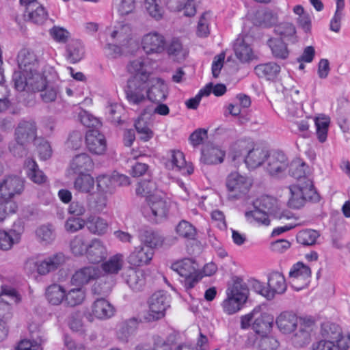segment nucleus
Returning a JSON list of instances; mask_svg holds the SVG:
<instances>
[{
  "label": "nucleus",
  "instance_id": "obj_1",
  "mask_svg": "<svg viewBox=\"0 0 350 350\" xmlns=\"http://www.w3.org/2000/svg\"><path fill=\"white\" fill-rule=\"evenodd\" d=\"M226 293L227 298L223 301L222 307L224 312L231 315L240 310L245 303L249 289L242 279L237 278L228 288Z\"/></svg>",
  "mask_w": 350,
  "mask_h": 350
},
{
  "label": "nucleus",
  "instance_id": "obj_2",
  "mask_svg": "<svg viewBox=\"0 0 350 350\" xmlns=\"http://www.w3.org/2000/svg\"><path fill=\"white\" fill-rule=\"evenodd\" d=\"M273 321V315L267 312L262 313L258 309L254 308L249 314L241 317V328L245 329L251 326L256 334L264 336L271 330Z\"/></svg>",
  "mask_w": 350,
  "mask_h": 350
},
{
  "label": "nucleus",
  "instance_id": "obj_3",
  "mask_svg": "<svg viewBox=\"0 0 350 350\" xmlns=\"http://www.w3.org/2000/svg\"><path fill=\"white\" fill-rule=\"evenodd\" d=\"M148 86L149 82L146 73H142L141 76L131 77L124 88L128 102L133 105L145 103L147 100Z\"/></svg>",
  "mask_w": 350,
  "mask_h": 350
},
{
  "label": "nucleus",
  "instance_id": "obj_4",
  "mask_svg": "<svg viewBox=\"0 0 350 350\" xmlns=\"http://www.w3.org/2000/svg\"><path fill=\"white\" fill-rule=\"evenodd\" d=\"M171 269L182 278L180 282L187 291L193 288L202 278L198 272V265L191 258H185L173 263Z\"/></svg>",
  "mask_w": 350,
  "mask_h": 350
},
{
  "label": "nucleus",
  "instance_id": "obj_5",
  "mask_svg": "<svg viewBox=\"0 0 350 350\" xmlns=\"http://www.w3.org/2000/svg\"><path fill=\"white\" fill-rule=\"evenodd\" d=\"M171 298L166 291H158L149 298L148 311L145 316L148 321H155L163 318L165 311L170 307Z\"/></svg>",
  "mask_w": 350,
  "mask_h": 350
},
{
  "label": "nucleus",
  "instance_id": "obj_6",
  "mask_svg": "<svg viewBox=\"0 0 350 350\" xmlns=\"http://www.w3.org/2000/svg\"><path fill=\"white\" fill-rule=\"evenodd\" d=\"M226 185L229 191L228 198L235 200L241 198L248 193L252 182L250 179L238 172H232L228 176Z\"/></svg>",
  "mask_w": 350,
  "mask_h": 350
},
{
  "label": "nucleus",
  "instance_id": "obj_7",
  "mask_svg": "<svg viewBox=\"0 0 350 350\" xmlns=\"http://www.w3.org/2000/svg\"><path fill=\"white\" fill-rule=\"evenodd\" d=\"M253 205L262 209L267 215L273 216L279 219H290L293 214L288 211H281L280 204L276 198L270 196H262L254 202Z\"/></svg>",
  "mask_w": 350,
  "mask_h": 350
},
{
  "label": "nucleus",
  "instance_id": "obj_8",
  "mask_svg": "<svg viewBox=\"0 0 350 350\" xmlns=\"http://www.w3.org/2000/svg\"><path fill=\"white\" fill-rule=\"evenodd\" d=\"M311 270L309 267L300 262L296 263L289 272L292 287L296 291L303 289L308 285Z\"/></svg>",
  "mask_w": 350,
  "mask_h": 350
},
{
  "label": "nucleus",
  "instance_id": "obj_9",
  "mask_svg": "<svg viewBox=\"0 0 350 350\" xmlns=\"http://www.w3.org/2000/svg\"><path fill=\"white\" fill-rule=\"evenodd\" d=\"M20 70L23 73L40 74L38 70L39 61L34 52L29 49H21L17 56Z\"/></svg>",
  "mask_w": 350,
  "mask_h": 350
},
{
  "label": "nucleus",
  "instance_id": "obj_10",
  "mask_svg": "<svg viewBox=\"0 0 350 350\" xmlns=\"http://www.w3.org/2000/svg\"><path fill=\"white\" fill-rule=\"evenodd\" d=\"M37 85L39 88L35 89V92H40V98L44 103H49L55 101L60 94V89L58 85L46 81L41 75H37Z\"/></svg>",
  "mask_w": 350,
  "mask_h": 350
},
{
  "label": "nucleus",
  "instance_id": "obj_11",
  "mask_svg": "<svg viewBox=\"0 0 350 350\" xmlns=\"http://www.w3.org/2000/svg\"><path fill=\"white\" fill-rule=\"evenodd\" d=\"M65 262V257L62 253H58L46 258L42 261L29 260L27 265H33L40 275H46L51 271L56 270Z\"/></svg>",
  "mask_w": 350,
  "mask_h": 350
},
{
  "label": "nucleus",
  "instance_id": "obj_12",
  "mask_svg": "<svg viewBox=\"0 0 350 350\" xmlns=\"http://www.w3.org/2000/svg\"><path fill=\"white\" fill-rule=\"evenodd\" d=\"M142 48L146 54H159L165 49V38L157 32L146 34L142 41Z\"/></svg>",
  "mask_w": 350,
  "mask_h": 350
},
{
  "label": "nucleus",
  "instance_id": "obj_13",
  "mask_svg": "<svg viewBox=\"0 0 350 350\" xmlns=\"http://www.w3.org/2000/svg\"><path fill=\"white\" fill-rule=\"evenodd\" d=\"M40 74H31L27 72L23 73V70L15 71L12 76V80L14 83L15 88L18 91L35 92V89L39 88L38 86L36 76Z\"/></svg>",
  "mask_w": 350,
  "mask_h": 350
},
{
  "label": "nucleus",
  "instance_id": "obj_14",
  "mask_svg": "<svg viewBox=\"0 0 350 350\" xmlns=\"http://www.w3.org/2000/svg\"><path fill=\"white\" fill-rule=\"evenodd\" d=\"M267 171L271 175L283 172L288 166V160L286 154L282 151H273L267 154Z\"/></svg>",
  "mask_w": 350,
  "mask_h": 350
},
{
  "label": "nucleus",
  "instance_id": "obj_15",
  "mask_svg": "<svg viewBox=\"0 0 350 350\" xmlns=\"http://www.w3.org/2000/svg\"><path fill=\"white\" fill-rule=\"evenodd\" d=\"M122 277L129 288L135 292L142 291L145 286V274L142 270L129 267L124 270Z\"/></svg>",
  "mask_w": 350,
  "mask_h": 350
},
{
  "label": "nucleus",
  "instance_id": "obj_16",
  "mask_svg": "<svg viewBox=\"0 0 350 350\" xmlns=\"http://www.w3.org/2000/svg\"><path fill=\"white\" fill-rule=\"evenodd\" d=\"M24 189V181L18 176H9L0 183V198H12Z\"/></svg>",
  "mask_w": 350,
  "mask_h": 350
},
{
  "label": "nucleus",
  "instance_id": "obj_17",
  "mask_svg": "<svg viewBox=\"0 0 350 350\" xmlns=\"http://www.w3.org/2000/svg\"><path fill=\"white\" fill-rule=\"evenodd\" d=\"M147 100L152 103H161L167 96V87L164 81L160 78L148 79Z\"/></svg>",
  "mask_w": 350,
  "mask_h": 350
},
{
  "label": "nucleus",
  "instance_id": "obj_18",
  "mask_svg": "<svg viewBox=\"0 0 350 350\" xmlns=\"http://www.w3.org/2000/svg\"><path fill=\"white\" fill-rule=\"evenodd\" d=\"M87 148L90 152L95 154H103L107 149L105 136L98 130H90L85 135Z\"/></svg>",
  "mask_w": 350,
  "mask_h": 350
},
{
  "label": "nucleus",
  "instance_id": "obj_19",
  "mask_svg": "<svg viewBox=\"0 0 350 350\" xmlns=\"http://www.w3.org/2000/svg\"><path fill=\"white\" fill-rule=\"evenodd\" d=\"M36 131L35 122L23 120L19 122L15 130V140L26 144L35 140V144H36Z\"/></svg>",
  "mask_w": 350,
  "mask_h": 350
},
{
  "label": "nucleus",
  "instance_id": "obj_20",
  "mask_svg": "<svg viewBox=\"0 0 350 350\" xmlns=\"http://www.w3.org/2000/svg\"><path fill=\"white\" fill-rule=\"evenodd\" d=\"M99 270L94 266H87L76 271L71 278L70 282L77 286H83L98 277Z\"/></svg>",
  "mask_w": 350,
  "mask_h": 350
},
{
  "label": "nucleus",
  "instance_id": "obj_21",
  "mask_svg": "<svg viewBox=\"0 0 350 350\" xmlns=\"http://www.w3.org/2000/svg\"><path fill=\"white\" fill-rule=\"evenodd\" d=\"M269 291L265 294V297L271 299L275 293L282 294L286 289V284L284 275L278 271L271 272L268 276Z\"/></svg>",
  "mask_w": 350,
  "mask_h": 350
},
{
  "label": "nucleus",
  "instance_id": "obj_22",
  "mask_svg": "<svg viewBox=\"0 0 350 350\" xmlns=\"http://www.w3.org/2000/svg\"><path fill=\"white\" fill-rule=\"evenodd\" d=\"M154 252L152 249L140 245L134 248V250L128 257L129 262L134 266H143L148 265L152 258Z\"/></svg>",
  "mask_w": 350,
  "mask_h": 350
},
{
  "label": "nucleus",
  "instance_id": "obj_23",
  "mask_svg": "<svg viewBox=\"0 0 350 350\" xmlns=\"http://www.w3.org/2000/svg\"><path fill=\"white\" fill-rule=\"evenodd\" d=\"M85 254L90 262L96 264L105 258L107 252L100 240L93 239L90 243L88 244Z\"/></svg>",
  "mask_w": 350,
  "mask_h": 350
},
{
  "label": "nucleus",
  "instance_id": "obj_24",
  "mask_svg": "<svg viewBox=\"0 0 350 350\" xmlns=\"http://www.w3.org/2000/svg\"><path fill=\"white\" fill-rule=\"evenodd\" d=\"M139 239L142 245L152 249V251L161 247L164 241L163 236L152 229L141 230L139 233Z\"/></svg>",
  "mask_w": 350,
  "mask_h": 350
},
{
  "label": "nucleus",
  "instance_id": "obj_25",
  "mask_svg": "<svg viewBox=\"0 0 350 350\" xmlns=\"http://www.w3.org/2000/svg\"><path fill=\"white\" fill-rule=\"evenodd\" d=\"M114 312L113 306L104 298L96 299L92 305V314L98 319H109Z\"/></svg>",
  "mask_w": 350,
  "mask_h": 350
},
{
  "label": "nucleus",
  "instance_id": "obj_26",
  "mask_svg": "<svg viewBox=\"0 0 350 350\" xmlns=\"http://www.w3.org/2000/svg\"><path fill=\"white\" fill-rule=\"evenodd\" d=\"M225 151L217 146L208 145L202 150L201 161L208 165H216L224 161Z\"/></svg>",
  "mask_w": 350,
  "mask_h": 350
},
{
  "label": "nucleus",
  "instance_id": "obj_27",
  "mask_svg": "<svg viewBox=\"0 0 350 350\" xmlns=\"http://www.w3.org/2000/svg\"><path fill=\"white\" fill-rule=\"evenodd\" d=\"M278 329L284 334H290L298 325L297 317L291 312H283L276 319Z\"/></svg>",
  "mask_w": 350,
  "mask_h": 350
},
{
  "label": "nucleus",
  "instance_id": "obj_28",
  "mask_svg": "<svg viewBox=\"0 0 350 350\" xmlns=\"http://www.w3.org/2000/svg\"><path fill=\"white\" fill-rule=\"evenodd\" d=\"M147 201L152 215L157 217V222L166 217L168 205L162 196L160 195L152 196Z\"/></svg>",
  "mask_w": 350,
  "mask_h": 350
},
{
  "label": "nucleus",
  "instance_id": "obj_29",
  "mask_svg": "<svg viewBox=\"0 0 350 350\" xmlns=\"http://www.w3.org/2000/svg\"><path fill=\"white\" fill-rule=\"evenodd\" d=\"M234 51L236 57L241 62H248L256 58V55L245 39L238 38L234 44Z\"/></svg>",
  "mask_w": 350,
  "mask_h": 350
},
{
  "label": "nucleus",
  "instance_id": "obj_30",
  "mask_svg": "<svg viewBox=\"0 0 350 350\" xmlns=\"http://www.w3.org/2000/svg\"><path fill=\"white\" fill-rule=\"evenodd\" d=\"M70 167L74 173L82 174L84 172L90 171L94 167V163L88 154L82 153L72 159Z\"/></svg>",
  "mask_w": 350,
  "mask_h": 350
},
{
  "label": "nucleus",
  "instance_id": "obj_31",
  "mask_svg": "<svg viewBox=\"0 0 350 350\" xmlns=\"http://www.w3.org/2000/svg\"><path fill=\"white\" fill-rule=\"evenodd\" d=\"M25 170L28 178L36 184L46 182V176L41 171L36 162L31 158H27L24 163Z\"/></svg>",
  "mask_w": 350,
  "mask_h": 350
},
{
  "label": "nucleus",
  "instance_id": "obj_32",
  "mask_svg": "<svg viewBox=\"0 0 350 350\" xmlns=\"http://www.w3.org/2000/svg\"><path fill=\"white\" fill-rule=\"evenodd\" d=\"M267 156V152L263 148H249L244 162L248 168L255 169L263 163Z\"/></svg>",
  "mask_w": 350,
  "mask_h": 350
},
{
  "label": "nucleus",
  "instance_id": "obj_33",
  "mask_svg": "<svg viewBox=\"0 0 350 350\" xmlns=\"http://www.w3.org/2000/svg\"><path fill=\"white\" fill-rule=\"evenodd\" d=\"M254 70L259 77L273 81L280 72V66L276 63L269 62L256 66Z\"/></svg>",
  "mask_w": 350,
  "mask_h": 350
},
{
  "label": "nucleus",
  "instance_id": "obj_34",
  "mask_svg": "<svg viewBox=\"0 0 350 350\" xmlns=\"http://www.w3.org/2000/svg\"><path fill=\"white\" fill-rule=\"evenodd\" d=\"M267 45L275 58L286 59L288 57L287 45L282 39L271 38L267 40Z\"/></svg>",
  "mask_w": 350,
  "mask_h": 350
},
{
  "label": "nucleus",
  "instance_id": "obj_35",
  "mask_svg": "<svg viewBox=\"0 0 350 350\" xmlns=\"http://www.w3.org/2000/svg\"><path fill=\"white\" fill-rule=\"evenodd\" d=\"M291 197L288 201L290 208L298 209L304 206L306 202L304 191L302 190L301 185H292L289 187Z\"/></svg>",
  "mask_w": 350,
  "mask_h": 350
},
{
  "label": "nucleus",
  "instance_id": "obj_36",
  "mask_svg": "<svg viewBox=\"0 0 350 350\" xmlns=\"http://www.w3.org/2000/svg\"><path fill=\"white\" fill-rule=\"evenodd\" d=\"M86 226L91 233L98 235L105 234L108 230L107 221L100 217H89L86 220Z\"/></svg>",
  "mask_w": 350,
  "mask_h": 350
},
{
  "label": "nucleus",
  "instance_id": "obj_37",
  "mask_svg": "<svg viewBox=\"0 0 350 350\" xmlns=\"http://www.w3.org/2000/svg\"><path fill=\"white\" fill-rule=\"evenodd\" d=\"M96 183L98 191L105 194L111 195L116 189L113 174L99 175L96 177Z\"/></svg>",
  "mask_w": 350,
  "mask_h": 350
},
{
  "label": "nucleus",
  "instance_id": "obj_38",
  "mask_svg": "<svg viewBox=\"0 0 350 350\" xmlns=\"http://www.w3.org/2000/svg\"><path fill=\"white\" fill-rule=\"evenodd\" d=\"M46 297L49 302L51 304L59 305L63 300L65 301L66 292L62 286L54 284L47 288Z\"/></svg>",
  "mask_w": 350,
  "mask_h": 350
},
{
  "label": "nucleus",
  "instance_id": "obj_39",
  "mask_svg": "<svg viewBox=\"0 0 350 350\" xmlns=\"http://www.w3.org/2000/svg\"><path fill=\"white\" fill-rule=\"evenodd\" d=\"M94 178L88 174H80L74 182V187L79 192L88 193L94 187Z\"/></svg>",
  "mask_w": 350,
  "mask_h": 350
},
{
  "label": "nucleus",
  "instance_id": "obj_40",
  "mask_svg": "<svg viewBox=\"0 0 350 350\" xmlns=\"http://www.w3.org/2000/svg\"><path fill=\"white\" fill-rule=\"evenodd\" d=\"M25 12L28 14L29 20L38 25L43 24L48 17L47 12L40 3L36 6L31 5Z\"/></svg>",
  "mask_w": 350,
  "mask_h": 350
},
{
  "label": "nucleus",
  "instance_id": "obj_41",
  "mask_svg": "<svg viewBox=\"0 0 350 350\" xmlns=\"http://www.w3.org/2000/svg\"><path fill=\"white\" fill-rule=\"evenodd\" d=\"M85 298V291L81 286L74 288L66 293L65 304L74 307L81 304Z\"/></svg>",
  "mask_w": 350,
  "mask_h": 350
},
{
  "label": "nucleus",
  "instance_id": "obj_42",
  "mask_svg": "<svg viewBox=\"0 0 350 350\" xmlns=\"http://www.w3.org/2000/svg\"><path fill=\"white\" fill-rule=\"evenodd\" d=\"M186 161L183 153L179 150H171L165 166L168 170H185Z\"/></svg>",
  "mask_w": 350,
  "mask_h": 350
},
{
  "label": "nucleus",
  "instance_id": "obj_43",
  "mask_svg": "<svg viewBox=\"0 0 350 350\" xmlns=\"http://www.w3.org/2000/svg\"><path fill=\"white\" fill-rule=\"evenodd\" d=\"M245 141H238L232 145L229 157L232 161L239 162L240 161L245 160V154H247L249 149Z\"/></svg>",
  "mask_w": 350,
  "mask_h": 350
},
{
  "label": "nucleus",
  "instance_id": "obj_44",
  "mask_svg": "<svg viewBox=\"0 0 350 350\" xmlns=\"http://www.w3.org/2000/svg\"><path fill=\"white\" fill-rule=\"evenodd\" d=\"M167 51L169 55L173 56L177 61L184 60L188 55V50L183 47L178 39H173L168 46Z\"/></svg>",
  "mask_w": 350,
  "mask_h": 350
},
{
  "label": "nucleus",
  "instance_id": "obj_45",
  "mask_svg": "<svg viewBox=\"0 0 350 350\" xmlns=\"http://www.w3.org/2000/svg\"><path fill=\"white\" fill-rule=\"evenodd\" d=\"M124 264L123 256L118 254L109 258L102 264L103 270L109 274H116L122 268Z\"/></svg>",
  "mask_w": 350,
  "mask_h": 350
},
{
  "label": "nucleus",
  "instance_id": "obj_46",
  "mask_svg": "<svg viewBox=\"0 0 350 350\" xmlns=\"http://www.w3.org/2000/svg\"><path fill=\"white\" fill-rule=\"evenodd\" d=\"M310 328L306 323H301L298 331L294 334L292 340L295 346L301 347L309 343L310 340Z\"/></svg>",
  "mask_w": 350,
  "mask_h": 350
},
{
  "label": "nucleus",
  "instance_id": "obj_47",
  "mask_svg": "<svg viewBox=\"0 0 350 350\" xmlns=\"http://www.w3.org/2000/svg\"><path fill=\"white\" fill-rule=\"evenodd\" d=\"M275 34L280 36L279 39L282 40H291L292 42H295L296 30L295 26L290 23H283L276 26L274 29Z\"/></svg>",
  "mask_w": 350,
  "mask_h": 350
},
{
  "label": "nucleus",
  "instance_id": "obj_48",
  "mask_svg": "<svg viewBox=\"0 0 350 350\" xmlns=\"http://www.w3.org/2000/svg\"><path fill=\"white\" fill-rule=\"evenodd\" d=\"M257 21L260 26L266 28L271 27L278 22V14L270 10H265L258 13Z\"/></svg>",
  "mask_w": 350,
  "mask_h": 350
},
{
  "label": "nucleus",
  "instance_id": "obj_49",
  "mask_svg": "<svg viewBox=\"0 0 350 350\" xmlns=\"http://www.w3.org/2000/svg\"><path fill=\"white\" fill-rule=\"evenodd\" d=\"M67 59L72 64L79 62L83 57V47L78 42H72L67 46Z\"/></svg>",
  "mask_w": 350,
  "mask_h": 350
},
{
  "label": "nucleus",
  "instance_id": "obj_50",
  "mask_svg": "<svg viewBox=\"0 0 350 350\" xmlns=\"http://www.w3.org/2000/svg\"><path fill=\"white\" fill-rule=\"evenodd\" d=\"M176 233L187 239L193 240L196 237L195 227L186 220L180 221L176 228Z\"/></svg>",
  "mask_w": 350,
  "mask_h": 350
},
{
  "label": "nucleus",
  "instance_id": "obj_51",
  "mask_svg": "<svg viewBox=\"0 0 350 350\" xmlns=\"http://www.w3.org/2000/svg\"><path fill=\"white\" fill-rule=\"evenodd\" d=\"M136 193L145 196L147 200L152 196H157L156 183L152 180H143L136 188Z\"/></svg>",
  "mask_w": 350,
  "mask_h": 350
},
{
  "label": "nucleus",
  "instance_id": "obj_52",
  "mask_svg": "<svg viewBox=\"0 0 350 350\" xmlns=\"http://www.w3.org/2000/svg\"><path fill=\"white\" fill-rule=\"evenodd\" d=\"M319 234L314 230H304L297 234V241L303 245H312L316 243Z\"/></svg>",
  "mask_w": 350,
  "mask_h": 350
},
{
  "label": "nucleus",
  "instance_id": "obj_53",
  "mask_svg": "<svg viewBox=\"0 0 350 350\" xmlns=\"http://www.w3.org/2000/svg\"><path fill=\"white\" fill-rule=\"evenodd\" d=\"M322 335L326 340L334 342L338 340V338H340L342 336L340 326L335 323H326L323 325Z\"/></svg>",
  "mask_w": 350,
  "mask_h": 350
},
{
  "label": "nucleus",
  "instance_id": "obj_54",
  "mask_svg": "<svg viewBox=\"0 0 350 350\" xmlns=\"http://www.w3.org/2000/svg\"><path fill=\"white\" fill-rule=\"evenodd\" d=\"M20 300V297L18 295L17 291L10 286H2L1 292L0 293V307L3 308V304H7L11 307L10 301L18 303Z\"/></svg>",
  "mask_w": 350,
  "mask_h": 350
},
{
  "label": "nucleus",
  "instance_id": "obj_55",
  "mask_svg": "<svg viewBox=\"0 0 350 350\" xmlns=\"http://www.w3.org/2000/svg\"><path fill=\"white\" fill-rule=\"evenodd\" d=\"M88 244L82 235L75 237L70 243V247L72 253L76 256H81L85 254Z\"/></svg>",
  "mask_w": 350,
  "mask_h": 350
},
{
  "label": "nucleus",
  "instance_id": "obj_56",
  "mask_svg": "<svg viewBox=\"0 0 350 350\" xmlns=\"http://www.w3.org/2000/svg\"><path fill=\"white\" fill-rule=\"evenodd\" d=\"M329 122V118L326 116L318 117L315 119L317 135L320 142H324L327 139Z\"/></svg>",
  "mask_w": 350,
  "mask_h": 350
},
{
  "label": "nucleus",
  "instance_id": "obj_57",
  "mask_svg": "<svg viewBox=\"0 0 350 350\" xmlns=\"http://www.w3.org/2000/svg\"><path fill=\"white\" fill-rule=\"evenodd\" d=\"M36 236L40 241L45 244L51 243L55 238L54 229L51 225H43L36 231Z\"/></svg>",
  "mask_w": 350,
  "mask_h": 350
},
{
  "label": "nucleus",
  "instance_id": "obj_58",
  "mask_svg": "<svg viewBox=\"0 0 350 350\" xmlns=\"http://www.w3.org/2000/svg\"><path fill=\"white\" fill-rule=\"evenodd\" d=\"M17 204L12 198H0V218L2 221L10 214L16 213Z\"/></svg>",
  "mask_w": 350,
  "mask_h": 350
},
{
  "label": "nucleus",
  "instance_id": "obj_59",
  "mask_svg": "<svg viewBox=\"0 0 350 350\" xmlns=\"http://www.w3.org/2000/svg\"><path fill=\"white\" fill-rule=\"evenodd\" d=\"M253 210L245 213V217L247 219H252L260 224L268 226L270 223L269 215L256 206L253 205Z\"/></svg>",
  "mask_w": 350,
  "mask_h": 350
},
{
  "label": "nucleus",
  "instance_id": "obj_60",
  "mask_svg": "<svg viewBox=\"0 0 350 350\" xmlns=\"http://www.w3.org/2000/svg\"><path fill=\"white\" fill-rule=\"evenodd\" d=\"M307 168L308 166L304 162L300 160L293 161L289 165V174L296 179L304 178Z\"/></svg>",
  "mask_w": 350,
  "mask_h": 350
},
{
  "label": "nucleus",
  "instance_id": "obj_61",
  "mask_svg": "<svg viewBox=\"0 0 350 350\" xmlns=\"http://www.w3.org/2000/svg\"><path fill=\"white\" fill-rule=\"evenodd\" d=\"M136 324L137 322L134 319L123 323L118 332L119 339L126 341L128 338L135 332Z\"/></svg>",
  "mask_w": 350,
  "mask_h": 350
},
{
  "label": "nucleus",
  "instance_id": "obj_62",
  "mask_svg": "<svg viewBox=\"0 0 350 350\" xmlns=\"http://www.w3.org/2000/svg\"><path fill=\"white\" fill-rule=\"evenodd\" d=\"M83 135L79 131H72L68 135L66 145L71 150H79L83 145Z\"/></svg>",
  "mask_w": 350,
  "mask_h": 350
},
{
  "label": "nucleus",
  "instance_id": "obj_63",
  "mask_svg": "<svg viewBox=\"0 0 350 350\" xmlns=\"http://www.w3.org/2000/svg\"><path fill=\"white\" fill-rule=\"evenodd\" d=\"M144 66L145 65L143 60L142 59H137L133 61H131L128 64L126 69L128 72L133 74V76H141L142 73H146L148 79L150 73L145 70Z\"/></svg>",
  "mask_w": 350,
  "mask_h": 350
},
{
  "label": "nucleus",
  "instance_id": "obj_64",
  "mask_svg": "<svg viewBox=\"0 0 350 350\" xmlns=\"http://www.w3.org/2000/svg\"><path fill=\"white\" fill-rule=\"evenodd\" d=\"M135 350H172V348L168 343L158 336L154 338L153 346L139 345Z\"/></svg>",
  "mask_w": 350,
  "mask_h": 350
}]
</instances>
